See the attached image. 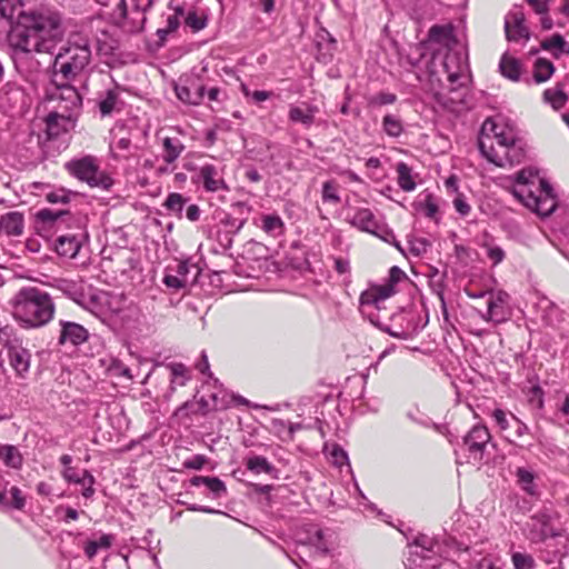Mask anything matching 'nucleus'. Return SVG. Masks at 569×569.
<instances>
[{"label": "nucleus", "mask_w": 569, "mask_h": 569, "mask_svg": "<svg viewBox=\"0 0 569 569\" xmlns=\"http://www.w3.org/2000/svg\"><path fill=\"white\" fill-rule=\"evenodd\" d=\"M63 478L69 482L81 485L82 482V470L79 472L72 467H68L63 470Z\"/></svg>", "instance_id": "nucleus-58"}, {"label": "nucleus", "mask_w": 569, "mask_h": 569, "mask_svg": "<svg viewBox=\"0 0 569 569\" xmlns=\"http://www.w3.org/2000/svg\"><path fill=\"white\" fill-rule=\"evenodd\" d=\"M9 482L0 490V505L8 509L23 510L27 503L26 496L16 487H8Z\"/></svg>", "instance_id": "nucleus-20"}, {"label": "nucleus", "mask_w": 569, "mask_h": 569, "mask_svg": "<svg viewBox=\"0 0 569 569\" xmlns=\"http://www.w3.org/2000/svg\"><path fill=\"white\" fill-rule=\"evenodd\" d=\"M398 184L403 191H412L416 188V182L411 176V168L405 163L397 164Z\"/></svg>", "instance_id": "nucleus-34"}, {"label": "nucleus", "mask_w": 569, "mask_h": 569, "mask_svg": "<svg viewBox=\"0 0 569 569\" xmlns=\"http://www.w3.org/2000/svg\"><path fill=\"white\" fill-rule=\"evenodd\" d=\"M383 131L392 138H398L403 132L401 120L393 114H386L382 119Z\"/></svg>", "instance_id": "nucleus-36"}, {"label": "nucleus", "mask_w": 569, "mask_h": 569, "mask_svg": "<svg viewBox=\"0 0 569 569\" xmlns=\"http://www.w3.org/2000/svg\"><path fill=\"white\" fill-rule=\"evenodd\" d=\"M319 111L317 106L302 103V106H291L288 118L291 122L301 123L309 129L315 123L316 113Z\"/></svg>", "instance_id": "nucleus-19"}, {"label": "nucleus", "mask_w": 569, "mask_h": 569, "mask_svg": "<svg viewBox=\"0 0 569 569\" xmlns=\"http://www.w3.org/2000/svg\"><path fill=\"white\" fill-rule=\"evenodd\" d=\"M61 19L53 12H23L17 16V22L8 32V43L12 49L16 68L33 62L32 53H53L57 43L63 37Z\"/></svg>", "instance_id": "nucleus-1"}, {"label": "nucleus", "mask_w": 569, "mask_h": 569, "mask_svg": "<svg viewBox=\"0 0 569 569\" xmlns=\"http://www.w3.org/2000/svg\"><path fill=\"white\" fill-rule=\"evenodd\" d=\"M184 144L178 138L164 137L162 139V159L167 164L173 163L184 151Z\"/></svg>", "instance_id": "nucleus-25"}, {"label": "nucleus", "mask_w": 569, "mask_h": 569, "mask_svg": "<svg viewBox=\"0 0 569 569\" xmlns=\"http://www.w3.org/2000/svg\"><path fill=\"white\" fill-rule=\"evenodd\" d=\"M409 251L415 257L425 254L430 248L431 243L426 238H411L409 239Z\"/></svg>", "instance_id": "nucleus-43"}, {"label": "nucleus", "mask_w": 569, "mask_h": 569, "mask_svg": "<svg viewBox=\"0 0 569 569\" xmlns=\"http://www.w3.org/2000/svg\"><path fill=\"white\" fill-rule=\"evenodd\" d=\"M118 94L113 90H108L106 97L99 102V110L102 116L110 114L117 103Z\"/></svg>", "instance_id": "nucleus-44"}, {"label": "nucleus", "mask_w": 569, "mask_h": 569, "mask_svg": "<svg viewBox=\"0 0 569 569\" xmlns=\"http://www.w3.org/2000/svg\"><path fill=\"white\" fill-rule=\"evenodd\" d=\"M186 202H187V199L181 193L171 192L167 197V199L163 203V207L168 211H170V212L174 213L176 216H178L179 218H181L182 210H183Z\"/></svg>", "instance_id": "nucleus-37"}, {"label": "nucleus", "mask_w": 569, "mask_h": 569, "mask_svg": "<svg viewBox=\"0 0 569 569\" xmlns=\"http://www.w3.org/2000/svg\"><path fill=\"white\" fill-rule=\"evenodd\" d=\"M261 229L273 237L283 234L284 222L278 214H266L262 217Z\"/></svg>", "instance_id": "nucleus-32"}, {"label": "nucleus", "mask_w": 569, "mask_h": 569, "mask_svg": "<svg viewBox=\"0 0 569 569\" xmlns=\"http://www.w3.org/2000/svg\"><path fill=\"white\" fill-rule=\"evenodd\" d=\"M321 197L323 202L339 203L341 198L333 181H326L322 184Z\"/></svg>", "instance_id": "nucleus-41"}, {"label": "nucleus", "mask_w": 569, "mask_h": 569, "mask_svg": "<svg viewBox=\"0 0 569 569\" xmlns=\"http://www.w3.org/2000/svg\"><path fill=\"white\" fill-rule=\"evenodd\" d=\"M428 38L435 51L428 67L429 79L433 86L437 100L443 103V94L435 88V84L441 87L443 74H446L451 90L466 86L470 80L468 56L466 48L455 36L451 24L431 27Z\"/></svg>", "instance_id": "nucleus-2"}, {"label": "nucleus", "mask_w": 569, "mask_h": 569, "mask_svg": "<svg viewBox=\"0 0 569 569\" xmlns=\"http://www.w3.org/2000/svg\"><path fill=\"white\" fill-rule=\"evenodd\" d=\"M526 529L528 539L535 543L561 536V532L551 526V516L547 510H540L532 515L526 523Z\"/></svg>", "instance_id": "nucleus-12"}, {"label": "nucleus", "mask_w": 569, "mask_h": 569, "mask_svg": "<svg viewBox=\"0 0 569 569\" xmlns=\"http://www.w3.org/2000/svg\"><path fill=\"white\" fill-rule=\"evenodd\" d=\"M510 419L513 422V433L516 438H522L529 433L528 426L525 422H522L519 418H517L513 413H510Z\"/></svg>", "instance_id": "nucleus-54"}, {"label": "nucleus", "mask_w": 569, "mask_h": 569, "mask_svg": "<svg viewBox=\"0 0 569 569\" xmlns=\"http://www.w3.org/2000/svg\"><path fill=\"white\" fill-rule=\"evenodd\" d=\"M509 296L506 292H489L487 298V311L481 313V318L486 321L501 323L509 317L507 309Z\"/></svg>", "instance_id": "nucleus-14"}, {"label": "nucleus", "mask_w": 569, "mask_h": 569, "mask_svg": "<svg viewBox=\"0 0 569 569\" xmlns=\"http://www.w3.org/2000/svg\"><path fill=\"white\" fill-rule=\"evenodd\" d=\"M0 459L6 466L13 469H19L23 461L19 449L12 445H3L0 447Z\"/></svg>", "instance_id": "nucleus-29"}, {"label": "nucleus", "mask_w": 569, "mask_h": 569, "mask_svg": "<svg viewBox=\"0 0 569 569\" xmlns=\"http://www.w3.org/2000/svg\"><path fill=\"white\" fill-rule=\"evenodd\" d=\"M190 483L193 487L204 486L212 499H220L227 495V487L218 477L194 476Z\"/></svg>", "instance_id": "nucleus-21"}, {"label": "nucleus", "mask_w": 569, "mask_h": 569, "mask_svg": "<svg viewBox=\"0 0 569 569\" xmlns=\"http://www.w3.org/2000/svg\"><path fill=\"white\" fill-rule=\"evenodd\" d=\"M174 90L179 100L193 106L200 104L206 94L203 86H197L193 91L188 87L177 86Z\"/></svg>", "instance_id": "nucleus-27"}, {"label": "nucleus", "mask_w": 569, "mask_h": 569, "mask_svg": "<svg viewBox=\"0 0 569 569\" xmlns=\"http://www.w3.org/2000/svg\"><path fill=\"white\" fill-rule=\"evenodd\" d=\"M24 230V218L21 212L11 211L0 217V237H20Z\"/></svg>", "instance_id": "nucleus-17"}, {"label": "nucleus", "mask_w": 569, "mask_h": 569, "mask_svg": "<svg viewBox=\"0 0 569 569\" xmlns=\"http://www.w3.org/2000/svg\"><path fill=\"white\" fill-rule=\"evenodd\" d=\"M393 286L387 284L380 288H376L371 291H366L360 297V303L362 308L376 307L379 308V303L393 295Z\"/></svg>", "instance_id": "nucleus-22"}, {"label": "nucleus", "mask_w": 569, "mask_h": 569, "mask_svg": "<svg viewBox=\"0 0 569 569\" xmlns=\"http://www.w3.org/2000/svg\"><path fill=\"white\" fill-rule=\"evenodd\" d=\"M242 91L246 97H251L256 102L266 101L272 96L271 91L256 90L250 92L246 87L242 88Z\"/></svg>", "instance_id": "nucleus-56"}, {"label": "nucleus", "mask_w": 569, "mask_h": 569, "mask_svg": "<svg viewBox=\"0 0 569 569\" xmlns=\"http://www.w3.org/2000/svg\"><path fill=\"white\" fill-rule=\"evenodd\" d=\"M351 224L357 227L358 229L373 233L378 228L379 223L376 220L373 212L370 209L362 208L359 209L352 219L350 220Z\"/></svg>", "instance_id": "nucleus-23"}, {"label": "nucleus", "mask_w": 569, "mask_h": 569, "mask_svg": "<svg viewBox=\"0 0 569 569\" xmlns=\"http://www.w3.org/2000/svg\"><path fill=\"white\" fill-rule=\"evenodd\" d=\"M73 81H66L51 74V84L53 90L49 93V99L58 101L63 111L72 112L81 104V97L78 90L71 84Z\"/></svg>", "instance_id": "nucleus-11"}, {"label": "nucleus", "mask_w": 569, "mask_h": 569, "mask_svg": "<svg viewBox=\"0 0 569 569\" xmlns=\"http://www.w3.org/2000/svg\"><path fill=\"white\" fill-rule=\"evenodd\" d=\"M563 87L565 86L562 83H558L555 88L546 89L543 91L545 102L550 103L555 110L561 109L568 100Z\"/></svg>", "instance_id": "nucleus-28"}, {"label": "nucleus", "mask_w": 569, "mask_h": 569, "mask_svg": "<svg viewBox=\"0 0 569 569\" xmlns=\"http://www.w3.org/2000/svg\"><path fill=\"white\" fill-rule=\"evenodd\" d=\"M442 289H445V283L442 284L441 281L433 282V290L437 292V295L439 297L443 317L447 319L448 318L447 302H446L445 293L442 292Z\"/></svg>", "instance_id": "nucleus-61"}, {"label": "nucleus", "mask_w": 569, "mask_h": 569, "mask_svg": "<svg viewBox=\"0 0 569 569\" xmlns=\"http://www.w3.org/2000/svg\"><path fill=\"white\" fill-rule=\"evenodd\" d=\"M491 417L501 431H506L509 429L511 420L510 413L506 412L500 408H496L492 411Z\"/></svg>", "instance_id": "nucleus-46"}, {"label": "nucleus", "mask_w": 569, "mask_h": 569, "mask_svg": "<svg viewBox=\"0 0 569 569\" xmlns=\"http://www.w3.org/2000/svg\"><path fill=\"white\" fill-rule=\"evenodd\" d=\"M421 209L426 217L435 219L436 214L438 213V206L433 201V198L431 194H428L426 197L425 203L421 204Z\"/></svg>", "instance_id": "nucleus-51"}, {"label": "nucleus", "mask_w": 569, "mask_h": 569, "mask_svg": "<svg viewBox=\"0 0 569 569\" xmlns=\"http://www.w3.org/2000/svg\"><path fill=\"white\" fill-rule=\"evenodd\" d=\"M207 14H199L197 10H189L184 16V24L189 27L193 32L202 30L207 26Z\"/></svg>", "instance_id": "nucleus-38"}, {"label": "nucleus", "mask_w": 569, "mask_h": 569, "mask_svg": "<svg viewBox=\"0 0 569 569\" xmlns=\"http://www.w3.org/2000/svg\"><path fill=\"white\" fill-rule=\"evenodd\" d=\"M246 467L253 473L259 475L263 472L277 478L278 470L267 460V458L262 456H249L246 459Z\"/></svg>", "instance_id": "nucleus-26"}, {"label": "nucleus", "mask_w": 569, "mask_h": 569, "mask_svg": "<svg viewBox=\"0 0 569 569\" xmlns=\"http://www.w3.org/2000/svg\"><path fill=\"white\" fill-rule=\"evenodd\" d=\"M511 561L515 569H533L536 567V561L529 553L513 552Z\"/></svg>", "instance_id": "nucleus-39"}, {"label": "nucleus", "mask_w": 569, "mask_h": 569, "mask_svg": "<svg viewBox=\"0 0 569 569\" xmlns=\"http://www.w3.org/2000/svg\"><path fill=\"white\" fill-rule=\"evenodd\" d=\"M555 71V67L551 61L539 58L535 62L533 67V79L537 83L546 82L550 79Z\"/></svg>", "instance_id": "nucleus-33"}, {"label": "nucleus", "mask_w": 569, "mask_h": 569, "mask_svg": "<svg viewBox=\"0 0 569 569\" xmlns=\"http://www.w3.org/2000/svg\"><path fill=\"white\" fill-rule=\"evenodd\" d=\"M90 61L91 49L87 39L68 40L54 56L51 74L74 81L86 71Z\"/></svg>", "instance_id": "nucleus-7"}, {"label": "nucleus", "mask_w": 569, "mask_h": 569, "mask_svg": "<svg viewBox=\"0 0 569 569\" xmlns=\"http://www.w3.org/2000/svg\"><path fill=\"white\" fill-rule=\"evenodd\" d=\"M512 194L541 217L550 216L557 208V197L551 184L539 177L538 170L533 168L517 172Z\"/></svg>", "instance_id": "nucleus-4"}, {"label": "nucleus", "mask_w": 569, "mask_h": 569, "mask_svg": "<svg viewBox=\"0 0 569 569\" xmlns=\"http://www.w3.org/2000/svg\"><path fill=\"white\" fill-rule=\"evenodd\" d=\"M37 220L47 228H54L56 231L69 229L70 232L58 236L56 240V251L59 256L74 258L87 233L82 219L72 214L69 210L41 209L37 212Z\"/></svg>", "instance_id": "nucleus-5"}, {"label": "nucleus", "mask_w": 569, "mask_h": 569, "mask_svg": "<svg viewBox=\"0 0 569 569\" xmlns=\"http://www.w3.org/2000/svg\"><path fill=\"white\" fill-rule=\"evenodd\" d=\"M487 256L493 264H498L505 259V251L500 247H490L487 250Z\"/></svg>", "instance_id": "nucleus-60"}, {"label": "nucleus", "mask_w": 569, "mask_h": 569, "mask_svg": "<svg viewBox=\"0 0 569 569\" xmlns=\"http://www.w3.org/2000/svg\"><path fill=\"white\" fill-rule=\"evenodd\" d=\"M66 170L78 180L91 188L109 190L113 184L112 178L100 170L98 159L93 156L72 159L64 164Z\"/></svg>", "instance_id": "nucleus-9"}, {"label": "nucleus", "mask_w": 569, "mask_h": 569, "mask_svg": "<svg viewBox=\"0 0 569 569\" xmlns=\"http://www.w3.org/2000/svg\"><path fill=\"white\" fill-rule=\"evenodd\" d=\"M463 446L468 452L469 461L482 463L488 461V448H495L491 442V435L486 426L477 425L472 427L463 437Z\"/></svg>", "instance_id": "nucleus-10"}, {"label": "nucleus", "mask_w": 569, "mask_h": 569, "mask_svg": "<svg viewBox=\"0 0 569 569\" xmlns=\"http://www.w3.org/2000/svg\"><path fill=\"white\" fill-rule=\"evenodd\" d=\"M163 283L168 288L179 290L187 286L188 280H183L182 278L178 277L177 274H166L163 278Z\"/></svg>", "instance_id": "nucleus-52"}, {"label": "nucleus", "mask_w": 569, "mask_h": 569, "mask_svg": "<svg viewBox=\"0 0 569 569\" xmlns=\"http://www.w3.org/2000/svg\"><path fill=\"white\" fill-rule=\"evenodd\" d=\"M20 11V8L10 7L9 0L0 1V14L12 23L11 27L14 24L13 20H17V16Z\"/></svg>", "instance_id": "nucleus-48"}, {"label": "nucleus", "mask_w": 569, "mask_h": 569, "mask_svg": "<svg viewBox=\"0 0 569 569\" xmlns=\"http://www.w3.org/2000/svg\"><path fill=\"white\" fill-rule=\"evenodd\" d=\"M335 270L340 273H349L350 271V263L349 260L343 258H335Z\"/></svg>", "instance_id": "nucleus-62"}, {"label": "nucleus", "mask_w": 569, "mask_h": 569, "mask_svg": "<svg viewBox=\"0 0 569 569\" xmlns=\"http://www.w3.org/2000/svg\"><path fill=\"white\" fill-rule=\"evenodd\" d=\"M76 123L72 112L51 111L46 118L47 132L50 137H59L63 132L70 131Z\"/></svg>", "instance_id": "nucleus-15"}, {"label": "nucleus", "mask_w": 569, "mask_h": 569, "mask_svg": "<svg viewBox=\"0 0 569 569\" xmlns=\"http://www.w3.org/2000/svg\"><path fill=\"white\" fill-rule=\"evenodd\" d=\"M61 331L59 336V343L66 345L71 343L72 346H79L86 342L89 338L88 330L76 322L60 321Z\"/></svg>", "instance_id": "nucleus-16"}, {"label": "nucleus", "mask_w": 569, "mask_h": 569, "mask_svg": "<svg viewBox=\"0 0 569 569\" xmlns=\"http://www.w3.org/2000/svg\"><path fill=\"white\" fill-rule=\"evenodd\" d=\"M372 234L377 236L378 238L388 243H392V241H395L396 239L393 231L385 226H378L376 232H373Z\"/></svg>", "instance_id": "nucleus-57"}, {"label": "nucleus", "mask_w": 569, "mask_h": 569, "mask_svg": "<svg viewBox=\"0 0 569 569\" xmlns=\"http://www.w3.org/2000/svg\"><path fill=\"white\" fill-rule=\"evenodd\" d=\"M199 177L202 180L203 188L209 192H216L218 190H229V187L227 186L218 169L213 164H203L199 169Z\"/></svg>", "instance_id": "nucleus-18"}, {"label": "nucleus", "mask_w": 569, "mask_h": 569, "mask_svg": "<svg viewBox=\"0 0 569 569\" xmlns=\"http://www.w3.org/2000/svg\"><path fill=\"white\" fill-rule=\"evenodd\" d=\"M406 278V273L397 266H393L389 271L390 284L397 283Z\"/></svg>", "instance_id": "nucleus-64"}, {"label": "nucleus", "mask_w": 569, "mask_h": 569, "mask_svg": "<svg viewBox=\"0 0 569 569\" xmlns=\"http://www.w3.org/2000/svg\"><path fill=\"white\" fill-rule=\"evenodd\" d=\"M329 453L332 463L336 465L337 467H342L343 465L348 463L347 452L338 445H332V448Z\"/></svg>", "instance_id": "nucleus-50"}, {"label": "nucleus", "mask_w": 569, "mask_h": 569, "mask_svg": "<svg viewBox=\"0 0 569 569\" xmlns=\"http://www.w3.org/2000/svg\"><path fill=\"white\" fill-rule=\"evenodd\" d=\"M54 315V303L49 293L36 288H22L12 303L13 318L26 329L47 325Z\"/></svg>", "instance_id": "nucleus-6"}, {"label": "nucleus", "mask_w": 569, "mask_h": 569, "mask_svg": "<svg viewBox=\"0 0 569 569\" xmlns=\"http://www.w3.org/2000/svg\"><path fill=\"white\" fill-rule=\"evenodd\" d=\"M73 193L63 188L50 191L46 194V200L50 203H68Z\"/></svg>", "instance_id": "nucleus-45"}, {"label": "nucleus", "mask_w": 569, "mask_h": 569, "mask_svg": "<svg viewBox=\"0 0 569 569\" xmlns=\"http://www.w3.org/2000/svg\"><path fill=\"white\" fill-rule=\"evenodd\" d=\"M171 373L173 376V379L171 380L170 387H169V393L166 396L169 398L176 390L174 383L176 379L181 378V380L178 381V385L184 386L187 378L186 375V367L182 363H172L170 366Z\"/></svg>", "instance_id": "nucleus-40"}, {"label": "nucleus", "mask_w": 569, "mask_h": 569, "mask_svg": "<svg viewBox=\"0 0 569 569\" xmlns=\"http://www.w3.org/2000/svg\"><path fill=\"white\" fill-rule=\"evenodd\" d=\"M455 209L461 214L467 216L470 212V206L461 197L453 200Z\"/></svg>", "instance_id": "nucleus-63"}, {"label": "nucleus", "mask_w": 569, "mask_h": 569, "mask_svg": "<svg viewBox=\"0 0 569 569\" xmlns=\"http://www.w3.org/2000/svg\"><path fill=\"white\" fill-rule=\"evenodd\" d=\"M207 462V458L203 455H196L190 459L183 461V467L192 470H200Z\"/></svg>", "instance_id": "nucleus-53"}, {"label": "nucleus", "mask_w": 569, "mask_h": 569, "mask_svg": "<svg viewBox=\"0 0 569 569\" xmlns=\"http://www.w3.org/2000/svg\"><path fill=\"white\" fill-rule=\"evenodd\" d=\"M525 13L521 7H515L505 18V33L508 41L528 40L529 29L525 24Z\"/></svg>", "instance_id": "nucleus-13"}, {"label": "nucleus", "mask_w": 569, "mask_h": 569, "mask_svg": "<svg viewBox=\"0 0 569 569\" xmlns=\"http://www.w3.org/2000/svg\"><path fill=\"white\" fill-rule=\"evenodd\" d=\"M397 101V96L391 92H379L368 98V104L370 107H381L392 104Z\"/></svg>", "instance_id": "nucleus-42"}, {"label": "nucleus", "mask_w": 569, "mask_h": 569, "mask_svg": "<svg viewBox=\"0 0 569 569\" xmlns=\"http://www.w3.org/2000/svg\"><path fill=\"white\" fill-rule=\"evenodd\" d=\"M538 14H546L552 0H526Z\"/></svg>", "instance_id": "nucleus-59"}, {"label": "nucleus", "mask_w": 569, "mask_h": 569, "mask_svg": "<svg viewBox=\"0 0 569 569\" xmlns=\"http://www.w3.org/2000/svg\"><path fill=\"white\" fill-rule=\"evenodd\" d=\"M112 536L111 535H102L98 540H89L84 545V555L92 559L100 549H109L112 545Z\"/></svg>", "instance_id": "nucleus-35"}, {"label": "nucleus", "mask_w": 569, "mask_h": 569, "mask_svg": "<svg viewBox=\"0 0 569 569\" xmlns=\"http://www.w3.org/2000/svg\"><path fill=\"white\" fill-rule=\"evenodd\" d=\"M517 482L521 489L530 496L537 493V486L535 483L536 476L533 471L525 467H519L516 470Z\"/></svg>", "instance_id": "nucleus-30"}, {"label": "nucleus", "mask_w": 569, "mask_h": 569, "mask_svg": "<svg viewBox=\"0 0 569 569\" xmlns=\"http://www.w3.org/2000/svg\"><path fill=\"white\" fill-rule=\"evenodd\" d=\"M30 358L31 355L28 349L23 346L18 348L17 350L8 353V359L10 366L16 371L17 375L22 376L30 368Z\"/></svg>", "instance_id": "nucleus-24"}, {"label": "nucleus", "mask_w": 569, "mask_h": 569, "mask_svg": "<svg viewBox=\"0 0 569 569\" xmlns=\"http://www.w3.org/2000/svg\"><path fill=\"white\" fill-rule=\"evenodd\" d=\"M541 47L545 50H550L551 48H558L563 52L569 53V46L567 47V43L562 36L560 34H553L549 40H545L541 43Z\"/></svg>", "instance_id": "nucleus-47"}, {"label": "nucleus", "mask_w": 569, "mask_h": 569, "mask_svg": "<svg viewBox=\"0 0 569 569\" xmlns=\"http://www.w3.org/2000/svg\"><path fill=\"white\" fill-rule=\"evenodd\" d=\"M106 7H112L111 22L123 32L136 33L143 29L146 12L152 7V0H97Z\"/></svg>", "instance_id": "nucleus-8"}, {"label": "nucleus", "mask_w": 569, "mask_h": 569, "mask_svg": "<svg viewBox=\"0 0 569 569\" xmlns=\"http://www.w3.org/2000/svg\"><path fill=\"white\" fill-rule=\"evenodd\" d=\"M499 68L503 77L512 81L519 80L521 66L517 59L503 54Z\"/></svg>", "instance_id": "nucleus-31"}, {"label": "nucleus", "mask_w": 569, "mask_h": 569, "mask_svg": "<svg viewBox=\"0 0 569 569\" xmlns=\"http://www.w3.org/2000/svg\"><path fill=\"white\" fill-rule=\"evenodd\" d=\"M478 147L482 157L497 167L519 164L527 156L522 141L512 129H506L489 119L482 124Z\"/></svg>", "instance_id": "nucleus-3"}, {"label": "nucleus", "mask_w": 569, "mask_h": 569, "mask_svg": "<svg viewBox=\"0 0 569 569\" xmlns=\"http://www.w3.org/2000/svg\"><path fill=\"white\" fill-rule=\"evenodd\" d=\"M94 478L88 470H82V496L91 498L94 493L93 489Z\"/></svg>", "instance_id": "nucleus-49"}, {"label": "nucleus", "mask_w": 569, "mask_h": 569, "mask_svg": "<svg viewBox=\"0 0 569 569\" xmlns=\"http://www.w3.org/2000/svg\"><path fill=\"white\" fill-rule=\"evenodd\" d=\"M310 543L315 545L321 552H328V546L323 541V531L321 529H317L315 535L310 537Z\"/></svg>", "instance_id": "nucleus-55"}]
</instances>
